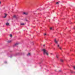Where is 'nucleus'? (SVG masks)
<instances>
[{"label":"nucleus","instance_id":"nucleus-15","mask_svg":"<svg viewBox=\"0 0 75 75\" xmlns=\"http://www.w3.org/2000/svg\"><path fill=\"white\" fill-rule=\"evenodd\" d=\"M10 37H12L13 35H12L10 34Z\"/></svg>","mask_w":75,"mask_h":75},{"label":"nucleus","instance_id":"nucleus-18","mask_svg":"<svg viewBox=\"0 0 75 75\" xmlns=\"http://www.w3.org/2000/svg\"><path fill=\"white\" fill-rule=\"evenodd\" d=\"M50 55H54V54H53L52 53H50Z\"/></svg>","mask_w":75,"mask_h":75},{"label":"nucleus","instance_id":"nucleus-16","mask_svg":"<svg viewBox=\"0 0 75 75\" xmlns=\"http://www.w3.org/2000/svg\"><path fill=\"white\" fill-rule=\"evenodd\" d=\"M57 47H58V48H59L60 47V46H59V45H58Z\"/></svg>","mask_w":75,"mask_h":75},{"label":"nucleus","instance_id":"nucleus-20","mask_svg":"<svg viewBox=\"0 0 75 75\" xmlns=\"http://www.w3.org/2000/svg\"><path fill=\"white\" fill-rule=\"evenodd\" d=\"M73 68L74 69H75V66H74Z\"/></svg>","mask_w":75,"mask_h":75},{"label":"nucleus","instance_id":"nucleus-25","mask_svg":"<svg viewBox=\"0 0 75 75\" xmlns=\"http://www.w3.org/2000/svg\"><path fill=\"white\" fill-rule=\"evenodd\" d=\"M43 46H45V45H44Z\"/></svg>","mask_w":75,"mask_h":75},{"label":"nucleus","instance_id":"nucleus-1","mask_svg":"<svg viewBox=\"0 0 75 75\" xmlns=\"http://www.w3.org/2000/svg\"><path fill=\"white\" fill-rule=\"evenodd\" d=\"M42 51H43V54H44V55H46L48 56L49 55L48 53V51H47V50L46 49H42Z\"/></svg>","mask_w":75,"mask_h":75},{"label":"nucleus","instance_id":"nucleus-19","mask_svg":"<svg viewBox=\"0 0 75 75\" xmlns=\"http://www.w3.org/2000/svg\"><path fill=\"white\" fill-rule=\"evenodd\" d=\"M50 28L51 30H52V27H51Z\"/></svg>","mask_w":75,"mask_h":75},{"label":"nucleus","instance_id":"nucleus-7","mask_svg":"<svg viewBox=\"0 0 75 75\" xmlns=\"http://www.w3.org/2000/svg\"><path fill=\"white\" fill-rule=\"evenodd\" d=\"M19 44V43H16L13 46L14 47L15 46H16L17 45H18Z\"/></svg>","mask_w":75,"mask_h":75},{"label":"nucleus","instance_id":"nucleus-2","mask_svg":"<svg viewBox=\"0 0 75 75\" xmlns=\"http://www.w3.org/2000/svg\"><path fill=\"white\" fill-rule=\"evenodd\" d=\"M31 55V53H28L27 54V57H30Z\"/></svg>","mask_w":75,"mask_h":75},{"label":"nucleus","instance_id":"nucleus-21","mask_svg":"<svg viewBox=\"0 0 75 75\" xmlns=\"http://www.w3.org/2000/svg\"><path fill=\"white\" fill-rule=\"evenodd\" d=\"M47 35V34H46V33H44V35Z\"/></svg>","mask_w":75,"mask_h":75},{"label":"nucleus","instance_id":"nucleus-8","mask_svg":"<svg viewBox=\"0 0 75 75\" xmlns=\"http://www.w3.org/2000/svg\"><path fill=\"white\" fill-rule=\"evenodd\" d=\"M23 14H24V15H27L28 14V12H24L23 13Z\"/></svg>","mask_w":75,"mask_h":75},{"label":"nucleus","instance_id":"nucleus-22","mask_svg":"<svg viewBox=\"0 0 75 75\" xmlns=\"http://www.w3.org/2000/svg\"><path fill=\"white\" fill-rule=\"evenodd\" d=\"M1 4V2L0 1V4Z\"/></svg>","mask_w":75,"mask_h":75},{"label":"nucleus","instance_id":"nucleus-12","mask_svg":"<svg viewBox=\"0 0 75 75\" xmlns=\"http://www.w3.org/2000/svg\"><path fill=\"white\" fill-rule=\"evenodd\" d=\"M25 21H27V22H28V21H28V20H27V19H25Z\"/></svg>","mask_w":75,"mask_h":75},{"label":"nucleus","instance_id":"nucleus-14","mask_svg":"<svg viewBox=\"0 0 75 75\" xmlns=\"http://www.w3.org/2000/svg\"><path fill=\"white\" fill-rule=\"evenodd\" d=\"M60 61L61 62H64V60H63L62 59H60Z\"/></svg>","mask_w":75,"mask_h":75},{"label":"nucleus","instance_id":"nucleus-3","mask_svg":"<svg viewBox=\"0 0 75 75\" xmlns=\"http://www.w3.org/2000/svg\"><path fill=\"white\" fill-rule=\"evenodd\" d=\"M12 41V40H8L6 41V42L7 43H10V42H11Z\"/></svg>","mask_w":75,"mask_h":75},{"label":"nucleus","instance_id":"nucleus-6","mask_svg":"<svg viewBox=\"0 0 75 75\" xmlns=\"http://www.w3.org/2000/svg\"><path fill=\"white\" fill-rule=\"evenodd\" d=\"M6 24L7 26H10V23L8 22L6 23Z\"/></svg>","mask_w":75,"mask_h":75},{"label":"nucleus","instance_id":"nucleus-24","mask_svg":"<svg viewBox=\"0 0 75 75\" xmlns=\"http://www.w3.org/2000/svg\"><path fill=\"white\" fill-rule=\"evenodd\" d=\"M61 70H59V72H61Z\"/></svg>","mask_w":75,"mask_h":75},{"label":"nucleus","instance_id":"nucleus-17","mask_svg":"<svg viewBox=\"0 0 75 75\" xmlns=\"http://www.w3.org/2000/svg\"><path fill=\"white\" fill-rule=\"evenodd\" d=\"M59 48L60 49V50H62V48H61V47H59Z\"/></svg>","mask_w":75,"mask_h":75},{"label":"nucleus","instance_id":"nucleus-5","mask_svg":"<svg viewBox=\"0 0 75 75\" xmlns=\"http://www.w3.org/2000/svg\"><path fill=\"white\" fill-rule=\"evenodd\" d=\"M4 16L3 17L4 18H6V17H7V14L6 13H4Z\"/></svg>","mask_w":75,"mask_h":75},{"label":"nucleus","instance_id":"nucleus-23","mask_svg":"<svg viewBox=\"0 0 75 75\" xmlns=\"http://www.w3.org/2000/svg\"><path fill=\"white\" fill-rule=\"evenodd\" d=\"M32 44H33V42H32Z\"/></svg>","mask_w":75,"mask_h":75},{"label":"nucleus","instance_id":"nucleus-9","mask_svg":"<svg viewBox=\"0 0 75 75\" xmlns=\"http://www.w3.org/2000/svg\"><path fill=\"white\" fill-rule=\"evenodd\" d=\"M56 57L57 59H58L59 57V55H56Z\"/></svg>","mask_w":75,"mask_h":75},{"label":"nucleus","instance_id":"nucleus-13","mask_svg":"<svg viewBox=\"0 0 75 75\" xmlns=\"http://www.w3.org/2000/svg\"><path fill=\"white\" fill-rule=\"evenodd\" d=\"M56 4L58 5L59 4V2H57L56 3Z\"/></svg>","mask_w":75,"mask_h":75},{"label":"nucleus","instance_id":"nucleus-10","mask_svg":"<svg viewBox=\"0 0 75 75\" xmlns=\"http://www.w3.org/2000/svg\"><path fill=\"white\" fill-rule=\"evenodd\" d=\"M21 25H25V24L24 23H21Z\"/></svg>","mask_w":75,"mask_h":75},{"label":"nucleus","instance_id":"nucleus-4","mask_svg":"<svg viewBox=\"0 0 75 75\" xmlns=\"http://www.w3.org/2000/svg\"><path fill=\"white\" fill-rule=\"evenodd\" d=\"M58 40H57L56 39H55L54 40V42H55V43L56 44H58Z\"/></svg>","mask_w":75,"mask_h":75},{"label":"nucleus","instance_id":"nucleus-11","mask_svg":"<svg viewBox=\"0 0 75 75\" xmlns=\"http://www.w3.org/2000/svg\"><path fill=\"white\" fill-rule=\"evenodd\" d=\"M16 15H14L13 16V18H16Z\"/></svg>","mask_w":75,"mask_h":75}]
</instances>
